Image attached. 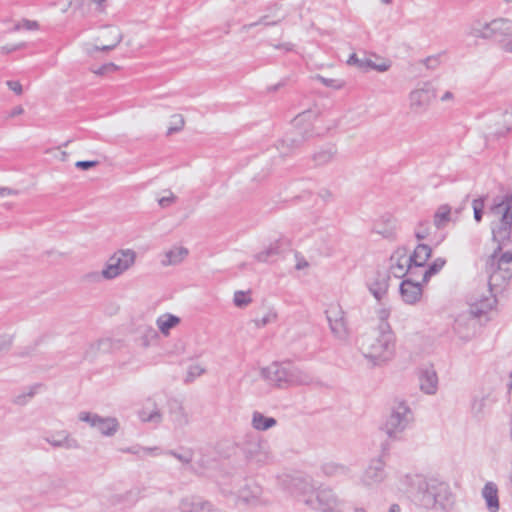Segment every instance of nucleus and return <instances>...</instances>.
Listing matches in <instances>:
<instances>
[{"label": "nucleus", "instance_id": "1", "mask_svg": "<svg viewBox=\"0 0 512 512\" xmlns=\"http://www.w3.org/2000/svg\"><path fill=\"white\" fill-rule=\"evenodd\" d=\"M360 352L372 366H382L393 359L396 352V335L387 322L364 334L360 340Z\"/></svg>", "mask_w": 512, "mask_h": 512}, {"label": "nucleus", "instance_id": "19", "mask_svg": "<svg viewBox=\"0 0 512 512\" xmlns=\"http://www.w3.org/2000/svg\"><path fill=\"white\" fill-rule=\"evenodd\" d=\"M390 277L383 270L373 271L366 279V287L377 301H382L389 290Z\"/></svg>", "mask_w": 512, "mask_h": 512}, {"label": "nucleus", "instance_id": "46", "mask_svg": "<svg viewBox=\"0 0 512 512\" xmlns=\"http://www.w3.org/2000/svg\"><path fill=\"white\" fill-rule=\"evenodd\" d=\"M294 270L301 273L302 275H307L310 271L311 264L309 260L300 253H296L294 255Z\"/></svg>", "mask_w": 512, "mask_h": 512}, {"label": "nucleus", "instance_id": "2", "mask_svg": "<svg viewBox=\"0 0 512 512\" xmlns=\"http://www.w3.org/2000/svg\"><path fill=\"white\" fill-rule=\"evenodd\" d=\"M259 374L270 385L278 388L309 385L314 379L309 371L291 364L272 363L261 367Z\"/></svg>", "mask_w": 512, "mask_h": 512}, {"label": "nucleus", "instance_id": "58", "mask_svg": "<svg viewBox=\"0 0 512 512\" xmlns=\"http://www.w3.org/2000/svg\"><path fill=\"white\" fill-rule=\"evenodd\" d=\"M456 96L452 90H445L439 96V101L443 104H453Z\"/></svg>", "mask_w": 512, "mask_h": 512}, {"label": "nucleus", "instance_id": "26", "mask_svg": "<svg viewBox=\"0 0 512 512\" xmlns=\"http://www.w3.org/2000/svg\"><path fill=\"white\" fill-rule=\"evenodd\" d=\"M138 419L142 423L159 425L163 421V413L158 404L147 400L137 412Z\"/></svg>", "mask_w": 512, "mask_h": 512}, {"label": "nucleus", "instance_id": "48", "mask_svg": "<svg viewBox=\"0 0 512 512\" xmlns=\"http://www.w3.org/2000/svg\"><path fill=\"white\" fill-rule=\"evenodd\" d=\"M315 79L319 81L322 85L333 90H341L346 85L345 80L341 78H326L321 75H317Z\"/></svg>", "mask_w": 512, "mask_h": 512}, {"label": "nucleus", "instance_id": "45", "mask_svg": "<svg viewBox=\"0 0 512 512\" xmlns=\"http://www.w3.org/2000/svg\"><path fill=\"white\" fill-rule=\"evenodd\" d=\"M252 303L250 291H236L233 295V304L237 308H246Z\"/></svg>", "mask_w": 512, "mask_h": 512}, {"label": "nucleus", "instance_id": "20", "mask_svg": "<svg viewBox=\"0 0 512 512\" xmlns=\"http://www.w3.org/2000/svg\"><path fill=\"white\" fill-rule=\"evenodd\" d=\"M44 441L54 449L74 450L79 448V442L65 429L47 431Z\"/></svg>", "mask_w": 512, "mask_h": 512}, {"label": "nucleus", "instance_id": "25", "mask_svg": "<svg viewBox=\"0 0 512 512\" xmlns=\"http://www.w3.org/2000/svg\"><path fill=\"white\" fill-rule=\"evenodd\" d=\"M178 509L180 512H218L213 508L210 502L194 495H188L181 498L178 504Z\"/></svg>", "mask_w": 512, "mask_h": 512}, {"label": "nucleus", "instance_id": "17", "mask_svg": "<svg viewBox=\"0 0 512 512\" xmlns=\"http://www.w3.org/2000/svg\"><path fill=\"white\" fill-rule=\"evenodd\" d=\"M246 459L256 465H265L272 460V452L266 440L256 439L249 442L244 449Z\"/></svg>", "mask_w": 512, "mask_h": 512}, {"label": "nucleus", "instance_id": "10", "mask_svg": "<svg viewBox=\"0 0 512 512\" xmlns=\"http://www.w3.org/2000/svg\"><path fill=\"white\" fill-rule=\"evenodd\" d=\"M437 97V89L430 80L418 82L408 93V106L413 112L426 110Z\"/></svg>", "mask_w": 512, "mask_h": 512}, {"label": "nucleus", "instance_id": "64", "mask_svg": "<svg viewBox=\"0 0 512 512\" xmlns=\"http://www.w3.org/2000/svg\"><path fill=\"white\" fill-rule=\"evenodd\" d=\"M17 29L34 30L37 28V23L33 21L23 20L16 26Z\"/></svg>", "mask_w": 512, "mask_h": 512}, {"label": "nucleus", "instance_id": "42", "mask_svg": "<svg viewBox=\"0 0 512 512\" xmlns=\"http://www.w3.org/2000/svg\"><path fill=\"white\" fill-rule=\"evenodd\" d=\"M171 420L176 429H182L189 424L190 417L183 408H178L172 412Z\"/></svg>", "mask_w": 512, "mask_h": 512}, {"label": "nucleus", "instance_id": "24", "mask_svg": "<svg viewBox=\"0 0 512 512\" xmlns=\"http://www.w3.org/2000/svg\"><path fill=\"white\" fill-rule=\"evenodd\" d=\"M432 489L435 492V508L433 510L446 511L454 506V495L446 483L436 480V486H432Z\"/></svg>", "mask_w": 512, "mask_h": 512}, {"label": "nucleus", "instance_id": "29", "mask_svg": "<svg viewBox=\"0 0 512 512\" xmlns=\"http://www.w3.org/2000/svg\"><path fill=\"white\" fill-rule=\"evenodd\" d=\"M468 35L472 38L490 40L493 39L492 19L489 21L475 20L468 28Z\"/></svg>", "mask_w": 512, "mask_h": 512}, {"label": "nucleus", "instance_id": "12", "mask_svg": "<svg viewBox=\"0 0 512 512\" xmlns=\"http://www.w3.org/2000/svg\"><path fill=\"white\" fill-rule=\"evenodd\" d=\"M387 479L386 462L381 457L370 460L359 476V484L369 490L377 489Z\"/></svg>", "mask_w": 512, "mask_h": 512}, {"label": "nucleus", "instance_id": "16", "mask_svg": "<svg viewBox=\"0 0 512 512\" xmlns=\"http://www.w3.org/2000/svg\"><path fill=\"white\" fill-rule=\"evenodd\" d=\"M237 500L243 505L256 508L269 504V499L263 491V488L256 483H247L237 492Z\"/></svg>", "mask_w": 512, "mask_h": 512}, {"label": "nucleus", "instance_id": "50", "mask_svg": "<svg viewBox=\"0 0 512 512\" xmlns=\"http://www.w3.org/2000/svg\"><path fill=\"white\" fill-rule=\"evenodd\" d=\"M105 1L106 0H76L74 5L76 9L80 10L82 13H85L89 10V6L91 4L96 5L97 8L102 10V6Z\"/></svg>", "mask_w": 512, "mask_h": 512}, {"label": "nucleus", "instance_id": "43", "mask_svg": "<svg viewBox=\"0 0 512 512\" xmlns=\"http://www.w3.org/2000/svg\"><path fill=\"white\" fill-rule=\"evenodd\" d=\"M311 118H312V114L310 112H303L299 115H297L293 121H292V124H293V127L294 128H297L299 130H304V133L306 134L309 130H310V127H311Z\"/></svg>", "mask_w": 512, "mask_h": 512}, {"label": "nucleus", "instance_id": "22", "mask_svg": "<svg viewBox=\"0 0 512 512\" xmlns=\"http://www.w3.org/2000/svg\"><path fill=\"white\" fill-rule=\"evenodd\" d=\"M182 322L181 316L171 312H163L156 317L155 326L160 336L169 338L173 331L182 325Z\"/></svg>", "mask_w": 512, "mask_h": 512}, {"label": "nucleus", "instance_id": "40", "mask_svg": "<svg viewBox=\"0 0 512 512\" xmlns=\"http://www.w3.org/2000/svg\"><path fill=\"white\" fill-rule=\"evenodd\" d=\"M178 201L177 195L170 189H165L161 191L157 196L158 205L163 208H169L175 205Z\"/></svg>", "mask_w": 512, "mask_h": 512}, {"label": "nucleus", "instance_id": "60", "mask_svg": "<svg viewBox=\"0 0 512 512\" xmlns=\"http://www.w3.org/2000/svg\"><path fill=\"white\" fill-rule=\"evenodd\" d=\"M366 60L367 59L358 58L356 54H352L347 60V64L351 66H356L360 69H366Z\"/></svg>", "mask_w": 512, "mask_h": 512}, {"label": "nucleus", "instance_id": "54", "mask_svg": "<svg viewBox=\"0 0 512 512\" xmlns=\"http://www.w3.org/2000/svg\"><path fill=\"white\" fill-rule=\"evenodd\" d=\"M472 208L474 212V219L477 222H480L484 209V201L482 199H474L472 202Z\"/></svg>", "mask_w": 512, "mask_h": 512}, {"label": "nucleus", "instance_id": "13", "mask_svg": "<svg viewBox=\"0 0 512 512\" xmlns=\"http://www.w3.org/2000/svg\"><path fill=\"white\" fill-rule=\"evenodd\" d=\"M427 282H423L421 276H408L399 285V294L402 302L406 305H417L423 298L424 286Z\"/></svg>", "mask_w": 512, "mask_h": 512}, {"label": "nucleus", "instance_id": "36", "mask_svg": "<svg viewBox=\"0 0 512 512\" xmlns=\"http://www.w3.org/2000/svg\"><path fill=\"white\" fill-rule=\"evenodd\" d=\"M159 333L151 326H146L138 336V344L143 349H148L159 341Z\"/></svg>", "mask_w": 512, "mask_h": 512}, {"label": "nucleus", "instance_id": "31", "mask_svg": "<svg viewBox=\"0 0 512 512\" xmlns=\"http://www.w3.org/2000/svg\"><path fill=\"white\" fill-rule=\"evenodd\" d=\"M482 497L490 512H497L499 510L498 489L494 483L488 482L485 484L482 489Z\"/></svg>", "mask_w": 512, "mask_h": 512}, {"label": "nucleus", "instance_id": "61", "mask_svg": "<svg viewBox=\"0 0 512 512\" xmlns=\"http://www.w3.org/2000/svg\"><path fill=\"white\" fill-rule=\"evenodd\" d=\"M18 195V191L8 187L0 186V199L11 198Z\"/></svg>", "mask_w": 512, "mask_h": 512}, {"label": "nucleus", "instance_id": "4", "mask_svg": "<svg viewBox=\"0 0 512 512\" xmlns=\"http://www.w3.org/2000/svg\"><path fill=\"white\" fill-rule=\"evenodd\" d=\"M493 241L497 244V247L488 260L489 287L491 290H498L503 288L512 278V252H501V245H505L509 241L504 243L494 239Z\"/></svg>", "mask_w": 512, "mask_h": 512}, {"label": "nucleus", "instance_id": "49", "mask_svg": "<svg viewBox=\"0 0 512 512\" xmlns=\"http://www.w3.org/2000/svg\"><path fill=\"white\" fill-rule=\"evenodd\" d=\"M442 63V54L429 55L420 60V64L427 70L434 71L440 67Z\"/></svg>", "mask_w": 512, "mask_h": 512}, {"label": "nucleus", "instance_id": "38", "mask_svg": "<svg viewBox=\"0 0 512 512\" xmlns=\"http://www.w3.org/2000/svg\"><path fill=\"white\" fill-rule=\"evenodd\" d=\"M82 280L87 284H100L102 282H111L105 268L100 270H90L82 276Z\"/></svg>", "mask_w": 512, "mask_h": 512}, {"label": "nucleus", "instance_id": "44", "mask_svg": "<svg viewBox=\"0 0 512 512\" xmlns=\"http://www.w3.org/2000/svg\"><path fill=\"white\" fill-rule=\"evenodd\" d=\"M332 333L339 339H345L348 335V329L345 318L333 319L329 323Z\"/></svg>", "mask_w": 512, "mask_h": 512}, {"label": "nucleus", "instance_id": "5", "mask_svg": "<svg viewBox=\"0 0 512 512\" xmlns=\"http://www.w3.org/2000/svg\"><path fill=\"white\" fill-rule=\"evenodd\" d=\"M123 35L117 26L106 25L99 28L80 45L82 52L93 56L98 52H109L115 49L122 41Z\"/></svg>", "mask_w": 512, "mask_h": 512}, {"label": "nucleus", "instance_id": "21", "mask_svg": "<svg viewBox=\"0 0 512 512\" xmlns=\"http://www.w3.org/2000/svg\"><path fill=\"white\" fill-rule=\"evenodd\" d=\"M289 247V241L285 237H278L271 240L260 251L253 255V259L258 263L267 264L273 258L282 254Z\"/></svg>", "mask_w": 512, "mask_h": 512}, {"label": "nucleus", "instance_id": "52", "mask_svg": "<svg viewBox=\"0 0 512 512\" xmlns=\"http://www.w3.org/2000/svg\"><path fill=\"white\" fill-rule=\"evenodd\" d=\"M205 372H206V369L201 364H198V363L192 364L187 369L186 378L188 381H193L194 379L205 374Z\"/></svg>", "mask_w": 512, "mask_h": 512}, {"label": "nucleus", "instance_id": "34", "mask_svg": "<svg viewBox=\"0 0 512 512\" xmlns=\"http://www.w3.org/2000/svg\"><path fill=\"white\" fill-rule=\"evenodd\" d=\"M278 319L277 311L274 308L268 307L264 311L254 317L251 323L256 329H262L268 325L275 323Z\"/></svg>", "mask_w": 512, "mask_h": 512}, {"label": "nucleus", "instance_id": "55", "mask_svg": "<svg viewBox=\"0 0 512 512\" xmlns=\"http://www.w3.org/2000/svg\"><path fill=\"white\" fill-rule=\"evenodd\" d=\"M431 227L429 223H421L418 225L415 231V235L418 240L426 239L430 234Z\"/></svg>", "mask_w": 512, "mask_h": 512}, {"label": "nucleus", "instance_id": "37", "mask_svg": "<svg viewBox=\"0 0 512 512\" xmlns=\"http://www.w3.org/2000/svg\"><path fill=\"white\" fill-rule=\"evenodd\" d=\"M451 220V208L448 205H442L437 208L433 223L436 228L441 229L445 227Z\"/></svg>", "mask_w": 512, "mask_h": 512}, {"label": "nucleus", "instance_id": "9", "mask_svg": "<svg viewBox=\"0 0 512 512\" xmlns=\"http://www.w3.org/2000/svg\"><path fill=\"white\" fill-rule=\"evenodd\" d=\"M311 508L321 512H342L344 502L329 487H320L304 499Z\"/></svg>", "mask_w": 512, "mask_h": 512}, {"label": "nucleus", "instance_id": "30", "mask_svg": "<svg viewBox=\"0 0 512 512\" xmlns=\"http://www.w3.org/2000/svg\"><path fill=\"white\" fill-rule=\"evenodd\" d=\"M493 37L512 38V19L499 16L492 19Z\"/></svg>", "mask_w": 512, "mask_h": 512}, {"label": "nucleus", "instance_id": "28", "mask_svg": "<svg viewBox=\"0 0 512 512\" xmlns=\"http://www.w3.org/2000/svg\"><path fill=\"white\" fill-rule=\"evenodd\" d=\"M432 249L425 244H419L414 249L413 253H410L411 265L414 268L415 275H420L422 269L426 267L427 260L431 257Z\"/></svg>", "mask_w": 512, "mask_h": 512}, {"label": "nucleus", "instance_id": "33", "mask_svg": "<svg viewBox=\"0 0 512 512\" xmlns=\"http://www.w3.org/2000/svg\"><path fill=\"white\" fill-rule=\"evenodd\" d=\"M277 424V420L273 417H268L261 412L255 411L251 417V426L257 431H267Z\"/></svg>", "mask_w": 512, "mask_h": 512}, {"label": "nucleus", "instance_id": "56", "mask_svg": "<svg viewBox=\"0 0 512 512\" xmlns=\"http://www.w3.org/2000/svg\"><path fill=\"white\" fill-rule=\"evenodd\" d=\"M327 319L329 323L333 322V319L344 318V312L339 306H331L327 311Z\"/></svg>", "mask_w": 512, "mask_h": 512}, {"label": "nucleus", "instance_id": "3", "mask_svg": "<svg viewBox=\"0 0 512 512\" xmlns=\"http://www.w3.org/2000/svg\"><path fill=\"white\" fill-rule=\"evenodd\" d=\"M492 238L498 242L512 241V193L495 199L488 211Z\"/></svg>", "mask_w": 512, "mask_h": 512}, {"label": "nucleus", "instance_id": "62", "mask_svg": "<svg viewBox=\"0 0 512 512\" xmlns=\"http://www.w3.org/2000/svg\"><path fill=\"white\" fill-rule=\"evenodd\" d=\"M98 165V161H77L75 163L76 168L81 170H89Z\"/></svg>", "mask_w": 512, "mask_h": 512}, {"label": "nucleus", "instance_id": "63", "mask_svg": "<svg viewBox=\"0 0 512 512\" xmlns=\"http://www.w3.org/2000/svg\"><path fill=\"white\" fill-rule=\"evenodd\" d=\"M7 86L17 95H21L23 92L22 85L18 81H8Z\"/></svg>", "mask_w": 512, "mask_h": 512}, {"label": "nucleus", "instance_id": "11", "mask_svg": "<svg viewBox=\"0 0 512 512\" xmlns=\"http://www.w3.org/2000/svg\"><path fill=\"white\" fill-rule=\"evenodd\" d=\"M492 291L490 289L485 293L474 295L468 302L467 312L484 323L491 321L492 314L497 310L498 300Z\"/></svg>", "mask_w": 512, "mask_h": 512}, {"label": "nucleus", "instance_id": "41", "mask_svg": "<svg viewBox=\"0 0 512 512\" xmlns=\"http://www.w3.org/2000/svg\"><path fill=\"white\" fill-rule=\"evenodd\" d=\"M185 126V119L182 114H173L170 116L167 125V135H173L183 130Z\"/></svg>", "mask_w": 512, "mask_h": 512}, {"label": "nucleus", "instance_id": "53", "mask_svg": "<svg viewBox=\"0 0 512 512\" xmlns=\"http://www.w3.org/2000/svg\"><path fill=\"white\" fill-rule=\"evenodd\" d=\"M365 63L366 69H373L378 72H386L391 66L388 60H381L379 62H376L371 59H367Z\"/></svg>", "mask_w": 512, "mask_h": 512}, {"label": "nucleus", "instance_id": "35", "mask_svg": "<svg viewBox=\"0 0 512 512\" xmlns=\"http://www.w3.org/2000/svg\"><path fill=\"white\" fill-rule=\"evenodd\" d=\"M337 154V149L335 145H327L324 147H321L319 150H317L313 155V161L318 166L326 165L330 162H332Z\"/></svg>", "mask_w": 512, "mask_h": 512}, {"label": "nucleus", "instance_id": "39", "mask_svg": "<svg viewBox=\"0 0 512 512\" xmlns=\"http://www.w3.org/2000/svg\"><path fill=\"white\" fill-rule=\"evenodd\" d=\"M446 260L444 258H436L430 265L422 269L419 276L423 278V282H429L430 278L440 272L445 266Z\"/></svg>", "mask_w": 512, "mask_h": 512}, {"label": "nucleus", "instance_id": "57", "mask_svg": "<svg viewBox=\"0 0 512 512\" xmlns=\"http://www.w3.org/2000/svg\"><path fill=\"white\" fill-rule=\"evenodd\" d=\"M169 454L179 460L183 464L190 463L192 460V453L190 451H184L182 453H178L175 451H170Z\"/></svg>", "mask_w": 512, "mask_h": 512}, {"label": "nucleus", "instance_id": "15", "mask_svg": "<svg viewBox=\"0 0 512 512\" xmlns=\"http://www.w3.org/2000/svg\"><path fill=\"white\" fill-rule=\"evenodd\" d=\"M405 479L418 483L413 498L418 505L426 509L435 508V492L432 486H436V479H425L422 476H408Z\"/></svg>", "mask_w": 512, "mask_h": 512}, {"label": "nucleus", "instance_id": "8", "mask_svg": "<svg viewBox=\"0 0 512 512\" xmlns=\"http://www.w3.org/2000/svg\"><path fill=\"white\" fill-rule=\"evenodd\" d=\"M77 419L106 438L114 437L121 429L120 421L115 416H103L91 411H80Z\"/></svg>", "mask_w": 512, "mask_h": 512}, {"label": "nucleus", "instance_id": "59", "mask_svg": "<svg viewBox=\"0 0 512 512\" xmlns=\"http://www.w3.org/2000/svg\"><path fill=\"white\" fill-rule=\"evenodd\" d=\"M13 342V338L9 334H0V352L8 350Z\"/></svg>", "mask_w": 512, "mask_h": 512}, {"label": "nucleus", "instance_id": "32", "mask_svg": "<svg viewBox=\"0 0 512 512\" xmlns=\"http://www.w3.org/2000/svg\"><path fill=\"white\" fill-rule=\"evenodd\" d=\"M408 476H417L416 474H402L391 485V489L399 493L411 494L414 498V493L418 488V483L414 481H407L405 478Z\"/></svg>", "mask_w": 512, "mask_h": 512}, {"label": "nucleus", "instance_id": "51", "mask_svg": "<svg viewBox=\"0 0 512 512\" xmlns=\"http://www.w3.org/2000/svg\"><path fill=\"white\" fill-rule=\"evenodd\" d=\"M118 69H119V67L116 64L109 62V63H105L99 67H93L91 69V72L95 75L104 76V75L114 73Z\"/></svg>", "mask_w": 512, "mask_h": 512}, {"label": "nucleus", "instance_id": "23", "mask_svg": "<svg viewBox=\"0 0 512 512\" xmlns=\"http://www.w3.org/2000/svg\"><path fill=\"white\" fill-rule=\"evenodd\" d=\"M190 250L182 243H175L163 251L161 265L164 267L178 266L186 261Z\"/></svg>", "mask_w": 512, "mask_h": 512}, {"label": "nucleus", "instance_id": "27", "mask_svg": "<svg viewBox=\"0 0 512 512\" xmlns=\"http://www.w3.org/2000/svg\"><path fill=\"white\" fill-rule=\"evenodd\" d=\"M419 385L422 392L434 395L438 390V376L432 367L423 368L419 372Z\"/></svg>", "mask_w": 512, "mask_h": 512}, {"label": "nucleus", "instance_id": "14", "mask_svg": "<svg viewBox=\"0 0 512 512\" xmlns=\"http://www.w3.org/2000/svg\"><path fill=\"white\" fill-rule=\"evenodd\" d=\"M481 327L482 321L465 312L457 316L453 330L461 341L469 342L480 334Z\"/></svg>", "mask_w": 512, "mask_h": 512}, {"label": "nucleus", "instance_id": "7", "mask_svg": "<svg viewBox=\"0 0 512 512\" xmlns=\"http://www.w3.org/2000/svg\"><path fill=\"white\" fill-rule=\"evenodd\" d=\"M137 257V252L132 248H119L113 251L103 265L110 280L114 281L133 269Z\"/></svg>", "mask_w": 512, "mask_h": 512}, {"label": "nucleus", "instance_id": "18", "mask_svg": "<svg viewBox=\"0 0 512 512\" xmlns=\"http://www.w3.org/2000/svg\"><path fill=\"white\" fill-rule=\"evenodd\" d=\"M389 269L398 278L408 274L414 276V268L411 265L410 252L405 248L396 249L390 257Z\"/></svg>", "mask_w": 512, "mask_h": 512}, {"label": "nucleus", "instance_id": "6", "mask_svg": "<svg viewBox=\"0 0 512 512\" xmlns=\"http://www.w3.org/2000/svg\"><path fill=\"white\" fill-rule=\"evenodd\" d=\"M413 420V412L407 402L397 400L383 425V430L389 438L398 439Z\"/></svg>", "mask_w": 512, "mask_h": 512}, {"label": "nucleus", "instance_id": "47", "mask_svg": "<svg viewBox=\"0 0 512 512\" xmlns=\"http://www.w3.org/2000/svg\"><path fill=\"white\" fill-rule=\"evenodd\" d=\"M499 127L496 130V134L504 136L512 131V113L505 112L501 116V121L498 123Z\"/></svg>", "mask_w": 512, "mask_h": 512}]
</instances>
